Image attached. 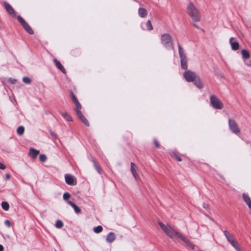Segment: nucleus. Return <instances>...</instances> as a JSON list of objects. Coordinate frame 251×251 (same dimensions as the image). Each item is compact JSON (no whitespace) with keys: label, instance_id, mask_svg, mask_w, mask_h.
Returning <instances> with one entry per match:
<instances>
[{"label":"nucleus","instance_id":"79ce46f5","mask_svg":"<svg viewBox=\"0 0 251 251\" xmlns=\"http://www.w3.org/2000/svg\"><path fill=\"white\" fill-rule=\"evenodd\" d=\"M246 64L249 67H251V60L249 61V62L246 63Z\"/></svg>","mask_w":251,"mask_h":251},{"label":"nucleus","instance_id":"72a5a7b5","mask_svg":"<svg viewBox=\"0 0 251 251\" xmlns=\"http://www.w3.org/2000/svg\"><path fill=\"white\" fill-rule=\"evenodd\" d=\"M39 160L42 162H44L47 160V156L44 154H41L39 156Z\"/></svg>","mask_w":251,"mask_h":251},{"label":"nucleus","instance_id":"c756f323","mask_svg":"<svg viewBox=\"0 0 251 251\" xmlns=\"http://www.w3.org/2000/svg\"><path fill=\"white\" fill-rule=\"evenodd\" d=\"M63 226V222L60 220H57L56 224H55V227L58 228H61Z\"/></svg>","mask_w":251,"mask_h":251},{"label":"nucleus","instance_id":"ea45409f","mask_svg":"<svg viewBox=\"0 0 251 251\" xmlns=\"http://www.w3.org/2000/svg\"><path fill=\"white\" fill-rule=\"evenodd\" d=\"M5 178H6V179L9 180L10 178V175L9 174H6L5 175Z\"/></svg>","mask_w":251,"mask_h":251},{"label":"nucleus","instance_id":"58836bf2","mask_svg":"<svg viewBox=\"0 0 251 251\" xmlns=\"http://www.w3.org/2000/svg\"><path fill=\"white\" fill-rule=\"evenodd\" d=\"M0 169L4 170L5 169V166L1 163H0Z\"/></svg>","mask_w":251,"mask_h":251},{"label":"nucleus","instance_id":"a19ab883","mask_svg":"<svg viewBox=\"0 0 251 251\" xmlns=\"http://www.w3.org/2000/svg\"><path fill=\"white\" fill-rule=\"evenodd\" d=\"M224 233L225 235H230L228 231L227 230H225L224 231Z\"/></svg>","mask_w":251,"mask_h":251},{"label":"nucleus","instance_id":"a878e982","mask_svg":"<svg viewBox=\"0 0 251 251\" xmlns=\"http://www.w3.org/2000/svg\"><path fill=\"white\" fill-rule=\"evenodd\" d=\"M25 131V128L23 126H20L18 127L17 130V134L19 135H22L24 134Z\"/></svg>","mask_w":251,"mask_h":251},{"label":"nucleus","instance_id":"20e7f679","mask_svg":"<svg viewBox=\"0 0 251 251\" xmlns=\"http://www.w3.org/2000/svg\"><path fill=\"white\" fill-rule=\"evenodd\" d=\"M178 53L179 55V57L180 58V62H181V68L183 70H187L188 68L187 66V59L186 55L184 53V50L181 47L180 45H178Z\"/></svg>","mask_w":251,"mask_h":251},{"label":"nucleus","instance_id":"a18cd8bd","mask_svg":"<svg viewBox=\"0 0 251 251\" xmlns=\"http://www.w3.org/2000/svg\"><path fill=\"white\" fill-rule=\"evenodd\" d=\"M193 25L196 28H198V29H199V27L195 24H193Z\"/></svg>","mask_w":251,"mask_h":251},{"label":"nucleus","instance_id":"9d476101","mask_svg":"<svg viewBox=\"0 0 251 251\" xmlns=\"http://www.w3.org/2000/svg\"><path fill=\"white\" fill-rule=\"evenodd\" d=\"M81 109H75L76 115L79 119L86 126H90L89 123L85 117L82 114L80 111Z\"/></svg>","mask_w":251,"mask_h":251},{"label":"nucleus","instance_id":"5701e85b","mask_svg":"<svg viewBox=\"0 0 251 251\" xmlns=\"http://www.w3.org/2000/svg\"><path fill=\"white\" fill-rule=\"evenodd\" d=\"M241 54H242V57L244 59H248L250 57V54L249 52L246 50H245V49L242 50H241Z\"/></svg>","mask_w":251,"mask_h":251},{"label":"nucleus","instance_id":"e433bc0d","mask_svg":"<svg viewBox=\"0 0 251 251\" xmlns=\"http://www.w3.org/2000/svg\"><path fill=\"white\" fill-rule=\"evenodd\" d=\"M4 224L7 227H10L11 226V223L8 220H6L4 221Z\"/></svg>","mask_w":251,"mask_h":251},{"label":"nucleus","instance_id":"39448f33","mask_svg":"<svg viewBox=\"0 0 251 251\" xmlns=\"http://www.w3.org/2000/svg\"><path fill=\"white\" fill-rule=\"evenodd\" d=\"M210 101L212 107L215 109H222L224 105L222 101L215 95H211L210 97Z\"/></svg>","mask_w":251,"mask_h":251},{"label":"nucleus","instance_id":"b1692460","mask_svg":"<svg viewBox=\"0 0 251 251\" xmlns=\"http://www.w3.org/2000/svg\"><path fill=\"white\" fill-rule=\"evenodd\" d=\"M61 114L62 116V117L67 121H72V118L71 116L68 114V113L66 112H61Z\"/></svg>","mask_w":251,"mask_h":251},{"label":"nucleus","instance_id":"f8f14e48","mask_svg":"<svg viewBox=\"0 0 251 251\" xmlns=\"http://www.w3.org/2000/svg\"><path fill=\"white\" fill-rule=\"evenodd\" d=\"M3 5L6 10L9 13V15H10L13 17L15 16V11L10 4H9L7 2H4Z\"/></svg>","mask_w":251,"mask_h":251},{"label":"nucleus","instance_id":"4468645a","mask_svg":"<svg viewBox=\"0 0 251 251\" xmlns=\"http://www.w3.org/2000/svg\"><path fill=\"white\" fill-rule=\"evenodd\" d=\"M180 239L186 245L192 249H195V246L191 242V241L187 238L186 236H178Z\"/></svg>","mask_w":251,"mask_h":251},{"label":"nucleus","instance_id":"c85d7f7f","mask_svg":"<svg viewBox=\"0 0 251 251\" xmlns=\"http://www.w3.org/2000/svg\"><path fill=\"white\" fill-rule=\"evenodd\" d=\"M103 228L101 226H98L94 228V231L96 233H99L102 231Z\"/></svg>","mask_w":251,"mask_h":251},{"label":"nucleus","instance_id":"0eeeda50","mask_svg":"<svg viewBox=\"0 0 251 251\" xmlns=\"http://www.w3.org/2000/svg\"><path fill=\"white\" fill-rule=\"evenodd\" d=\"M18 21L21 24L25 30L30 34H33L34 31L30 25L25 21V20L20 16L17 17Z\"/></svg>","mask_w":251,"mask_h":251},{"label":"nucleus","instance_id":"4be33fe9","mask_svg":"<svg viewBox=\"0 0 251 251\" xmlns=\"http://www.w3.org/2000/svg\"><path fill=\"white\" fill-rule=\"evenodd\" d=\"M139 16L142 18H145L147 15V11L145 8H139L138 9Z\"/></svg>","mask_w":251,"mask_h":251},{"label":"nucleus","instance_id":"f3484780","mask_svg":"<svg viewBox=\"0 0 251 251\" xmlns=\"http://www.w3.org/2000/svg\"><path fill=\"white\" fill-rule=\"evenodd\" d=\"M40 151L33 148H30L29 151L28 155L33 159H35L38 155L39 154Z\"/></svg>","mask_w":251,"mask_h":251},{"label":"nucleus","instance_id":"49530a36","mask_svg":"<svg viewBox=\"0 0 251 251\" xmlns=\"http://www.w3.org/2000/svg\"><path fill=\"white\" fill-rule=\"evenodd\" d=\"M108 235H114V233L113 232H110Z\"/></svg>","mask_w":251,"mask_h":251},{"label":"nucleus","instance_id":"7c9ffc66","mask_svg":"<svg viewBox=\"0 0 251 251\" xmlns=\"http://www.w3.org/2000/svg\"><path fill=\"white\" fill-rule=\"evenodd\" d=\"M71 198V195L68 193H65L63 195V199L67 201L68 202V201H69V199Z\"/></svg>","mask_w":251,"mask_h":251},{"label":"nucleus","instance_id":"cd10ccee","mask_svg":"<svg viewBox=\"0 0 251 251\" xmlns=\"http://www.w3.org/2000/svg\"><path fill=\"white\" fill-rule=\"evenodd\" d=\"M171 156H172L173 158H174L176 159L177 161H182V159H181V157H180L179 155H177L176 153H175V152H172V153H171Z\"/></svg>","mask_w":251,"mask_h":251},{"label":"nucleus","instance_id":"f257e3e1","mask_svg":"<svg viewBox=\"0 0 251 251\" xmlns=\"http://www.w3.org/2000/svg\"><path fill=\"white\" fill-rule=\"evenodd\" d=\"M187 9L189 15L194 21H200L201 16L200 12L193 3L190 2L187 5Z\"/></svg>","mask_w":251,"mask_h":251},{"label":"nucleus","instance_id":"4c0bfd02","mask_svg":"<svg viewBox=\"0 0 251 251\" xmlns=\"http://www.w3.org/2000/svg\"><path fill=\"white\" fill-rule=\"evenodd\" d=\"M50 133L51 136L55 139H57V137L56 134H55L53 132L50 131Z\"/></svg>","mask_w":251,"mask_h":251},{"label":"nucleus","instance_id":"37998d69","mask_svg":"<svg viewBox=\"0 0 251 251\" xmlns=\"http://www.w3.org/2000/svg\"><path fill=\"white\" fill-rule=\"evenodd\" d=\"M203 207L205 209H207L208 208V205L205 203H203Z\"/></svg>","mask_w":251,"mask_h":251},{"label":"nucleus","instance_id":"dca6fc26","mask_svg":"<svg viewBox=\"0 0 251 251\" xmlns=\"http://www.w3.org/2000/svg\"><path fill=\"white\" fill-rule=\"evenodd\" d=\"M53 62L56 66V67L60 70L63 74H65L66 73V71L65 68L63 67L61 63L56 58L53 59Z\"/></svg>","mask_w":251,"mask_h":251},{"label":"nucleus","instance_id":"de8ad7c7","mask_svg":"<svg viewBox=\"0 0 251 251\" xmlns=\"http://www.w3.org/2000/svg\"><path fill=\"white\" fill-rule=\"evenodd\" d=\"M16 81V80L15 79H13L12 81H11V82L12 83H14Z\"/></svg>","mask_w":251,"mask_h":251},{"label":"nucleus","instance_id":"f03ea898","mask_svg":"<svg viewBox=\"0 0 251 251\" xmlns=\"http://www.w3.org/2000/svg\"><path fill=\"white\" fill-rule=\"evenodd\" d=\"M158 225L164 232L167 235H180L179 231L170 225H165L161 222H158Z\"/></svg>","mask_w":251,"mask_h":251},{"label":"nucleus","instance_id":"bb28decb","mask_svg":"<svg viewBox=\"0 0 251 251\" xmlns=\"http://www.w3.org/2000/svg\"><path fill=\"white\" fill-rule=\"evenodd\" d=\"M93 162L94 164V166L95 169H96V170L98 171V172L99 174H101V169L100 167L99 166V165L98 164L97 162L95 160H93Z\"/></svg>","mask_w":251,"mask_h":251},{"label":"nucleus","instance_id":"8fccbe9b","mask_svg":"<svg viewBox=\"0 0 251 251\" xmlns=\"http://www.w3.org/2000/svg\"><path fill=\"white\" fill-rule=\"evenodd\" d=\"M199 251H201V250H199Z\"/></svg>","mask_w":251,"mask_h":251},{"label":"nucleus","instance_id":"c9c22d12","mask_svg":"<svg viewBox=\"0 0 251 251\" xmlns=\"http://www.w3.org/2000/svg\"><path fill=\"white\" fill-rule=\"evenodd\" d=\"M153 143L156 148H160V144L156 139H154L153 140Z\"/></svg>","mask_w":251,"mask_h":251},{"label":"nucleus","instance_id":"c03bdc74","mask_svg":"<svg viewBox=\"0 0 251 251\" xmlns=\"http://www.w3.org/2000/svg\"><path fill=\"white\" fill-rule=\"evenodd\" d=\"M3 250V247L2 245H0V251H2Z\"/></svg>","mask_w":251,"mask_h":251},{"label":"nucleus","instance_id":"2f4dec72","mask_svg":"<svg viewBox=\"0 0 251 251\" xmlns=\"http://www.w3.org/2000/svg\"><path fill=\"white\" fill-rule=\"evenodd\" d=\"M146 26L147 28L149 30H152L153 29V26L151 25V22L150 20H148L146 23Z\"/></svg>","mask_w":251,"mask_h":251},{"label":"nucleus","instance_id":"2eb2a0df","mask_svg":"<svg viewBox=\"0 0 251 251\" xmlns=\"http://www.w3.org/2000/svg\"><path fill=\"white\" fill-rule=\"evenodd\" d=\"M71 94L72 100L75 106V110L76 109H81V105L80 104L74 93L73 92H71Z\"/></svg>","mask_w":251,"mask_h":251},{"label":"nucleus","instance_id":"6ab92c4d","mask_svg":"<svg viewBox=\"0 0 251 251\" xmlns=\"http://www.w3.org/2000/svg\"><path fill=\"white\" fill-rule=\"evenodd\" d=\"M65 181L67 184L70 185H74V177L70 175H66L65 176Z\"/></svg>","mask_w":251,"mask_h":251},{"label":"nucleus","instance_id":"ddd939ff","mask_svg":"<svg viewBox=\"0 0 251 251\" xmlns=\"http://www.w3.org/2000/svg\"><path fill=\"white\" fill-rule=\"evenodd\" d=\"M131 172L134 177L135 179L137 180L139 178L138 174V168L137 166L133 162H131Z\"/></svg>","mask_w":251,"mask_h":251},{"label":"nucleus","instance_id":"9b49d317","mask_svg":"<svg viewBox=\"0 0 251 251\" xmlns=\"http://www.w3.org/2000/svg\"><path fill=\"white\" fill-rule=\"evenodd\" d=\"M226 238L228 240V241L230 243V244L237 251H241L238 243L234 239V236H226Z\"/></svg>","mask_w":251,"mask_h":251},{"label":"nucleus","instance_id":"423d86ee","mask_svg":"<svg viewBox=\"0 0 251 251\" xmlns=\"http://www.w3.org/2000/svg\"><path fill=\"white\" fill-rule=\"evenodd\" d=\"M228 123L229 128L232 133L235 134H238L240 133V129L234 120L229 119Z\"/></svg>","mask_w":251,"mask_h":251},{"label":"nucleus","instance_id":"473e14b6","mask_svg":"<svg viewBox=\"0 0 251 251\" xmlns=\"http://www.w3.org/2000/svg\"><path fill=\"white\" fill-rule=\"evenodd\" d=\"M115 239V236H106V241L109 243H112Z\"/></svg>","mask_w":251,"mask_h":251},{"label":"nucleus","instance_id":"7ed1b4c3","mask_svg":"<svg viewBox=\"0 0 251 251\" xmlns=\"http://www.w3.org/2000/svg\"><path fill=\"white\" fill-rule=\"evenodd\" d=\"M161 44L166 48H172L173 47V38L170 34L164 33L160 37Z\"/></svg>","mask_w":251,"mask_h":251},{"label":"nucleus","instance_id":"aec40b11","mask_svg":"<svg viewBox=\"0 0 251 251\" xmlns=\"http://www.w3.org/2000/svg\"><path fill=\"white\" fill-rule=\"evenodd\" d=\"M193 82H194V84L198 88L200 89H201L202 88H203V83L199 76L197 75L196 79H195Z\"/></svg>","mask_w":251,"mask_h":251},{"label":"nucleus","instance_id":"09e8293b","mask_svg":"<svg viewBox=\"0 0 251 251\" xmlns=\"http://www.w3.org/2000/svg\"><path fill=\"white\" fill-rule=\"evenodd\" d=\"M170 237H171V238L172 239L174 240V236H170Z\"/></svg>","mask_w":251,"mask_h":251},{"label":"nucleus","instance_id":"3c124183","mask_svg":"<svg viewBox=\"0 0 251 251\" xmlns=\"http://www.w3.org/2000/svg\"><path fill=\"white\" fill-rule=\"evenodd\" d=\"M55 251H57L55 250Z\"/></svg>","mask_w":251,"mask_h":251},{"label":"nucleus","instance_id":"a211bd4d","mask_svg":"<svg viewBox=\"0 0 251 251\" xmlns=\"http://www.w3.org/2000/svg\"><path fill=\"white\" fill-rule=\"evenodd\" d=\"M233 38H231L229 40V43L231 45V49L233 50H236L239 48V44L236 41H233Z\"/></svg>","mask_w":251,"mask_h":251},{"label":"nucleus","instance_id":"6e6552de","mask_svg":"<svg viewBox=\"0 0 251 251\" xmlns=\"http://www.w3.org/2000/svg\"><path fill=\"white\" fill-rule=\"evenodd\" d=\"M197 76L196 73L190 70L185 71L183 73V77L188 82H193Z\"/></svg>","mask_w":251,"mask_h":251},{"label":"nucleus","instance_id":"f704fd0d","mask_svg":"<svg viewBox=\"0 0 251 251\" xmlns=\"http://www.w3.org/2000/svg\"><path fill=\"white\" fill-rule=\"evenodd\" d=\"M23 80L24 82L26 84H29L31 82L30 78L26 76L24 77L23 78Z\"/></svg>","mask_w":251,"mask_h":251},{"label":"nucleus","instance_id":"393cba45","mask_svg":"<svg viewBox=\"0 0 251 251\" xmlns=\"http://www.w3.org/2000/svg\"><path fill=\"white\" fill-rule=\"evenodd\" d=\"M1 207L4 210L8 211L9 208V205L7 202L2 201L1 202Z\"/></svg>","mask_w":251,"mask_h":251},{"label":"nucleus","instance_id":"1a4fd4ad","mask_svg":"<svg viewBox=\"0 0 251 251\" xmlns=\"http://www.w3.org/2000/svg\"><path fill=\"white\" fill-rule=\"evenodd\" d=\"M81 109H75L76 115L79 119L86 126H90L89 123L85 117L82 114L80 111Z\"/></svg>","mask_w":251,"mask_h":251},{"label":"nucleus","instance_id":"412c9836","mask_svg":"<svg viewBox=\"0 0 251 251\" xmlns=\"http://www.w3.org/2000/svg\"><path fill=\"white\" fill-rule=\"evenodd\" d=\"M68 203L74 209L76 214H79L81 212L80 209L74 203L71 201H68Z\"/></svg>","mask_w":251,"mask_h":251}]
</instances>
